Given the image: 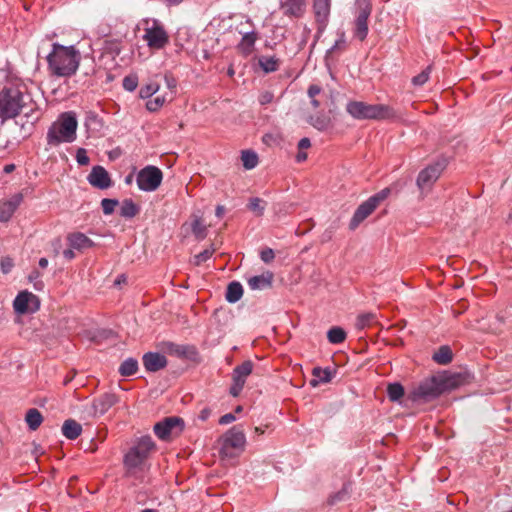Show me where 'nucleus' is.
I'll return each instance as SVG.
<instances>
[{"instance_id":"4c0bfd02","label":"nucleus","mask_w":512,"mask_h":512,"mask_svg":"<svg viewBox=\"0 0 512 512\" xmlns=\"http://www.w3.org/2000/svg\"><path fill=\"white\" fill-rule=\"evenodd\" d=\"M387 395L391 401H398L404 395V388L399 383H391L387 387Z\"/></svg>"},{"instance_id":"de8ad7c7","label":"nucleus","mask_w":512,"mask_h":512,"mask_svg":"<svg viewBox=\"0 0 512 512\" xmlns=\"http://www.w3.org/2000/svg\"><path fill=\"white\" fill-rule=\"evenodd\" d=\"M138 86V77L136 75H128L123 79V88L126 91L133 92Z\"/></svg>"},{"instance_id":"c756f323","label":"nucleus","mask_w":512,"mask_h":512,"mask_svg":"<svg viewBox=\"0 0 512 512\" xmlns=\"http://www.w3.org/2000/svg\"><path fill=\"white\" fill-rule=\"evenodd\" d=\"M25 421L30 430L35 431L43 421V417L38 409L31 408L27 411Z\"/></svg>"},{"instance_id":"2f4dec72","label":"nucleus","mask_w":512,"mask_h":512,"mask_svg":"<svg viewBox=\"0 0 512 512\" xmlns=\"http://www.w3.org/2000/svg\"><path fill=\"white\" fill-rule=\"evenodd\" d=\"M258 64L266 73L275 72L279 68V60L276 57L261 56Z\"/></svg>"},{"instance_id":"e433bc0d","label":"nucleus","mask_w":512,"mask_h":512,"mask_svg":"<svg viewBox=\"0 0 512 512\" xmlns=\"http://www.w3.org/2000/svg\"><path fill=\"white\" fill-rule=\"evenodd\" d=\"M346 37L345 33L343 31L338 33V38L335 40V43L333 46L327 50L326 57H329L330 55L334 53L342 52L346 49Z\"/></svg>"},{"instance_id":"338daca9","label":"nucleus","mask_w":512,"mask_h":512,"mask_svg":"<svg viewBox=\"0 0 512 512\" xmlns=\"http://www.w3.org/2000/svg\"><path fill=\"white\" fill-rule=\"evenodd\" d=\"M38 264L41 268L44 269L48 266V260L46 258H40Z\"/></svg>"},{"instance_id":"4d7b16f0","label":"nucleus","mask_w":512,"mask_h":512,"mask_svg":"<svg viewBox=\"0 0 512 512\" xmlns=\"http://www.w3.org/2000/svg\"><path fill=\"white\" fill-rule=\"evenodd\" d=\"M321 92V88L318 85H310L308 88V96L313 99Z\"/></svg>"},{"instance_id":"0e129e2a","label":"nucleus","mask_w":512,"mask_h":512,"mask_svg":"<svg viewBox=\"0 0 512 512\" xmlns=\"http://www.w3.org/2000/svg\"><path fill=\"white\" fill-rule=\"evenodd\" d=\"M224 212H225V208L223 206L218 205L216 207V216L217 217H219V218L222 217L224 215Z\"/></svg>"},{"instance_id":"a19ab883","label":"nucleus","mask_w":512,"mask_h":512,"mask_svg":"<svg viewBox=\"0 0 512 512\" xmlns=\"http://www.w3.org/2000/svg\"><path fill=\"white\" fill-rule=\"evenodd\" d=\"M160 86L156 82H150L144 86H142L139 90V96L142 99L150 98L152 95H154L158 90Z\"/></svg>"},{"instance_id":"a211bd4d","label":"nucleus","mask_w":512,"mask_h":512,"mask_svg":"<svg viewBox=\"0 0 512 512\" xmlns=\"http://www.w3.org/2000/svg\"><path fill=\"white\" fill-rule=\"evenodd\" d=\"M330 5L331 0H313V11L319 26V31H322L326 27L330 14Z\"/></svg>"},{"instance_id":"cd10ccee","label":"nucleus","mask_w":512,"mask_h":512,"mask_svg":"<svg viewBox=\"0 0 512 512\" xmlns=\"http://www.w3.org/2000/svg\"><path fill=\"white\" fill-rule=\"evenodd\" d=\"M242 295L243 287L239 282L233 281L228 284L225 298L229 303H236L241 299Z\"/></svg>"},{"instance_id":"79ce46f5","label":"nucleus","mask_w":512,"mask_h":512,"mask_svg":"<svg viewBox=\"0 0 512 512\" xmlns=\"http://www.w3.org/2000/svg\"><path fill=\"white\" fill-rule=\"evenodd\" d=\"M165 102L166 98L164 96H157L147 101L146 108L150 112H156L165 104Z\"/></svg>"},{"instance_id":"412c9836","label":"nucleus","mask_w":512,"mask_h":512,"mask_svg":"<svg viewBox=\"0 0 512 512\" xmlns=\"http://www.w3.org/2000/svg\"><path fill=\"white\" fill-rule=\"evenodd\" d=\"M437 377L443 393L457 388L464 382V377L459 373L441 374Z\"/></svg>"},{"instance_id":"3c124183","label":"nucleus","mask_w":512,"mask_h":512,"mask_svg":"<svg viewBox=\"0 0 512 512\" xmlns=\"http://www.w3.org/2000/svg\"><path fill=\"white\" fill-rule=\"evenodd\" d=\"M76 161L79 165L85 166L88 165L90 162V159L87 155V151L84 148H79L76 152Z\"/></svg>"},{"instance_id":"774afa93","label":"nucleus","mask_w":512,"mask_h":512,"mask_svg":"<svg viewBox=\"0 0 512 512\" xmlns=\"http://www.w3.org/2000/svg\"><path fill=\"white\" fill-rule=\"evenodd\" d=\"M254 433H255L256 435H262V434L264 433V429H263V428H261V427H255V428H254Z\"/></svg>"},{"instance_id":"bf43d9fd","label":"nucleus","mask_w":512,"mask_h":512,"mask_svg":"<svg viewBox=\"0 0 512 512\" xmlns=\"http://www.w3.org/2000/svg\"><path fill=\"white\" fill-rule=\"evenodd\" d=\"M170 347L171 351L175 352L177 355H183L185 353V349L183 346L170 344Z\"/></svg>"},{"instance_id":"f03ea898","label":"nucleus","mask_w":512,"mask_h":512,"mask_svg":"<svg viewBox=\"0 0 512 512\" xmlns=\"http://www.w3.org/2000/svg\"><path fill=\"white\" fill-rule=\"evenodd\" d=\"M34 109L32 98L19 81L8 82L0 91V118L4 121L23 113L26 116Z\"/></svg>"},{"instance_id":"393cba45","label":"nucleus","mask_w":512,"mask_h":512,"mask_svg":"<svg viewBox=\"0 0 512 512\" xmlns=\"http://www.w3.org/2000/svg\"><path fill=\"white\" fill-rule=\"evenodd\" d=\"M69 246L72 249L83 250L94 246V242L81 232L71 233L67 237Z\"/></svg>"},{"instance_id":"c85d7f7f","label":"nucleus","mask_w":512,"mask_h":512,"mask_svg":"<svg viewBox=\"0 0 512 512\" xmlns=\"http://www.w3.org/2000/svg\"><path fill=\"white\" fill-rule=\"evenodd\" d=\"M452 350L449 346H441L432 356V359L440 364L447 365L452 361Z\"/></svg>"},{"instance_id":"ea45409f","label":"nucleus","mask_w":512,"mask_h":512,"mask_svg":"<svg viewBox=\"0 0 512 512\" xmlns=\"http://www.w3.org/2000/svg\"><path fill=\"white\" fill-rule=\"evenodd\" d=\"M191 228L192 233L198 240H203L206 237V226L200 218L193 220Z\"/></svg>"},{"instance_id":"4be33fe9","label":"nucleus","mask_w":512,"mask_h":512,"mask_svg":"<svg viewBox=\"0 0 512 512\" xmlns=\"http://www.w3.org/2000/svg\"><path fill=\"white\" fill-rule=\"evenodd\" d=\"M37 300V297L28 291L20 292L13 301V308L18 314H25L30 311L29 303Z\"/></svg>"},{"instance_id":"13d9d810","label":"nucleus","mask_w":512,"mask_h":512,"mask_svg":"<svg viewBox=\"0 0 512 512\" xmlns=\"http://www.w3.org/2000/svg\"><path fill=\"white\" fill-rule=\"evenodd\" d=\"M311 146V142L309 138H302L298 143L299 150L308 149Z\"/></svg>"},{"instance_id":"052dcab7","label":"nucleus","mask_w":512,"mask_h":512,"mask_svg":"<svg viewBox=\"0 0 512 512\" xmlns=\"http://www.w3.org/2000/svg\"><path fill=\"white\" fill-rule=\"evenodd\" d=\"M63 256L67 260H71V259H73L75 257V253L73 252L72 248L71 249H66V250L63 251Z\"/></svg>"},{"instance_id":"c9c22d12","label":"nucleus","mask_w":512,"mask_h":512,"mask_svg":"<svg viewBox=\"0 0 512 512\" xmlns=\"http://www.w3.org/2000/svg\"><path fill=\"white\" fill-rule=\"evenodd\" d=\"M328 341L332 344H340L346 339V332L338 326L332 327L327 332Z\"/></svg>"},{"instance_id":"680f3d73","label":"nucleus","mask_w":512,"mask_h":512,"mask_svg":"<svg viewBox=\"0 0 512 512\" xmlns=\"http://www.w3.org/2000/svg\"><path fill=\"white\" fill-rule=\"evenodd\" d=\"M165 81L169 89H174L176 87V81L173 78L165 76Z\"/></svg>"},{"instance_id":"09e8293b","label":"nucleus","mask_w":512,"mask_h":512,"mask_svg":"<svg viewBox=\"0 0 512 512\" xmlns=\"http://www.w3.org/2000/svg\"><path fill=\"white\" fill-rule=\"evenodd\" d=\"M214 248H208L194 256V264L199 266L207 261L214 253Z\"/></svg>"},{"instance_id":"6ab92c4d","label":"nucleus","mask_w":512,"mask_h":512,"mask_svg":"<svg viewBox=\"0 0 512 512\" xmlns=\"http://www.w3.org/2000/svg\"><path fill=\"white\" fill-rule=\"evenodd\" d=\"M143 366L148 372H157L167 365L164 355L157 352H147L142 357Z\"/></svg>"},{"instance_id":"8fccbe9b","label":"nucleus","mask_w":512,"mask_h":512,"mask_svg":"<svg viewBox=\"0 0 512 512\" xmlns=\"http://www.w3.org/2000/svg\"><path fill=\"white\" fill-rule=\"evenodd\" d=\"M389 194H390V189L385 188V189L381 190L380 192L376 193L375 195L371 196L369 198V200L372 202L374 201V204L377 207L380 204V202H382L389 196Z\"/></svg>"},{"instance_id":"9b49d317","label":"nucleus","mask_w":512,"mask_h":512,"mask_svg":"<svg viewBox=\"0 0 512 512\" xmlns=\"http://www.w3.org/2000/svg\"><path fill=\"white\" fill-rule=\"evenodd\" d=\"M442 389L437 376H432L421 382L413 391L414 400L429 401L441 395Z\"/></svg>"},{"instance_id":"f3484780","label":"nucleus","mask_w":512,"mask_h":512,"mask_svg":"<svg viewBox=\"0 0 512 512\" xmlns=\"http://www.w3.org/2000/svg\"><path fill=\"white\" fill-rule=\"evenodd\" d=\"M377 207L374 204V201H370L367 199L363 202L354 212V215L349 223V228L351 230H355L369 215L373 213V211Z\"/></svg>"},{"instance_id":"5701e85b","label":"nucleus","mask_w":512,"mask_h":512,"mask_svg":"<svg viewBox=\"0 0 512 512\" xmlns=\"http://www.w3.org/2000/svg\"><path fill=\"white\" fill-rule=\"evenodd\" d=\"M273 281V273L267 271L261 275L252 276L247 280L251 290H263L271 287Z\"/></svg>"},{"instance_id":"7ed1b4c3","label":"nucleus","mask_w":512,"mask_h":512,"mask_svg":"<svg viewBox=\"0 0 512 512\" xmlns=\"http://www.w3.org/2000/svg\"><path fill=\"white\" fill-rule=\"evenodd\" d=\"M46 60L48 70L52 76L69 78L75 75L79 68L81 53L73 45L64 46L53 43Z\"/></svg>"},{"instance_id":"4468645a","label":"nucleus","mask_w":512,"mask_h":512,"mask_svg":"<svg viewBox=\"0 0 512 512\" xmlns=\"http://www.w3.org/2000/svg\"><path fill=\"white\" fill-rule=\"evenodd\" d=\"M307 10L306 0H280V11L290 19L302 18Z\"/></svg>"},{"instance_id":"473e14b6","label":"nucleus","mask_w":512,"mask_h":512,"mask_svg":"<svg viewBox=\"0 0 512 512\" xmlns=\"http://www.w3.org/2000/svg\"><path fill=\"white\" fill-rule=\"evenodd\" d=\"M241 161L246 170H251L258 164V155L252 150H244L241 153Z\"/></svg>"},{"instance_id":"69168bd1","label":"nucleus","mask_w":512,"mask_h":512,"mask_svg":"<svg viewBox=\"0 0 512 512\" xmlns=\"http://www.w3.org/2000/svg\"><path fill=\"white\" fill-rule=\"evenodd\" d=\"M209 414H210V412L208 410L204 409V410L201 411L199 417H200L201 420L204 421V420H206L209 417Z\"/></svg>"},{"instance_id":"0eeeda50","label":"nucleus","mask_w":512,"mask_h":512,"mask_svg":"<svg viewBox=\"0 0 512 512\" xmlns=\"http://www.w3.org/2000/svg\"><path fill=\"white\" fill-rule=\"evenodd\" d=\"M371 11V5L367 0L357 1L353 35L359 41H364L368 35V19Z\"/></svg>"},{"instance_id":"dca6fc26","label":"nucleus","mask_w":512,"mask_h":512,"mask_svg":"<svg viewBox=\"0 0 512 512\" xmlns=\"http://www.w3.org/2000/svg\"><path fill=\"white\" fill-rule=\"evenodd\" d=\"M117 402L118 397L114 393H104L93 400V414L103 415Z\"/></svg>"},{"instance_id":"37998d69","label":"nucleus","mask_w":512,"mask_h":512,"mask_svg":"<svg viewBox=\"0 0 512 512\" xmlns=\"http://www.w3.org/2000/svg\"><path fill=\"white\" fill-rule=\"evenodd\" d=\"M28 280L30 283L33 284V287L37 290V291H41L43 290L44 288V283L43 281L41 280V273L38 271V270H33L29 276H28Z\"/></svg>"},{"instance_id":"b1692460","label":"nucleus","mask_w":512,"mask_h":512,"mask_svg":"<svg viewBox=\"0 0 512 512\" xmlns=\"http://www.w3.org/2000/svg\"><path fill=\"white\" fill-rule=\"evenodd\" d=\"M335 374V370H331L330 368H321L315 367L312 370V379L310 380V385L312 387H317L320 384L329 383Z\"/></svg>"},{"instance_id":"a18cd8bd","label":"nucleus","mask_w":512,"mask_h":512,"mask_svg":"<svg viewBox=\"0 0 512 512\" xmlns=\"http://www.w3.org/2000/svg\"><path fill=\"white\" fill-rule=\"evenodd\" d=\"M119 204L116 199L104 198L101 201V207L105 215H110L114 212L115 207Z\"/></svg>"},{"instance_id":"864d4df0","label":"nucleus","mask_w":512,"mask_h":512,"mask_svg":"<svg viewBox=\"0 0 512 512\" xmlns=\"http://www.w3.org/2000/svg\"><path fill=\"white\" fill-rule=\"evenodd\" d=\"M0 265H1V270L4 274H8L11 269L13 268V260L9 257H5V258H2L1 259V262H0Z\"/></svg>"},{"instance_id":"5fc2aeb1","label":"nucleus","mask_w":512,"mask_h":512,"mask_svg":"<svg viewBox=\"0 0 512 512\" xmlns=\"http://www.w3.org/2000/svg\"><path fill=\"white\" fill-rule=\"evenodd\" d=\"M273 97H274V96H273V94H272L271 92L266 91V92L262 93V94L259 96V103H260L261 105L269 104V103H271V102H272Z\"/></svg>"},{"instance_id":"bb28decb","label":"nucleus","mask_w":512,"mask_h":512,"mask_svg":"<svg viewBox=\"0 0 512 512\" xmlns=\"http://www.w3.org/2000/svg\"><path fill=\"white\" fill-rule=\"evenodd\" d=\"M82 426L74 419H67L62 425V434L69 440H74L81 435Z\"/></svg>"},{"instance_id":"58836bf2","label":"nucleus","mask_w":512,"mask_h":512,"mask_svg":"<svg viewBox=\"0 0 512 512\" xmlns=\"http://www.w3.org/2000/svg\"><path fill=\"white\" fill-rule=\"evenodd\" d=\"M248 208L256 215L262 216L266 208V202L258 197L251 198Z\"/></svg>"},{"instance_id":"ddd939ff","label":"nucleus","mask_w":512,"mask_h":512,"mask_svg":"<svg viewBox=\"0 0 512 512\" xmlns=\"http://www.w3.org/2000/svg\"><path fill=\"white\" fill-rule=\"evenodd\" d=\"M183 420L179 417H167L154 425L155 435L165 440L172 434H179L183 430Z\"/></svg>"},{"instance_id":"e2e57ef3","label":"nucleus","mask_w":512,"mask_h":512,"mask_svg":"<svg viewBox=\"0 0 512 512\" xmlns=\"http://www.w3.org/2000/svg\"><path fill=\"white\" fill-rule=\"evenodd\" d=\"M307 159V154L305 152H302L301 150L298 152L296 156V160L298 162H303Z\"/></svg>"},{"instance_id":"9d476101","label":"nucleus","mask_w":512,"mask_h":512,"mask_svg":"<svg viewBox=\"0 0 512 512\" xmlns=\"http://www.w3.org/2000/svg\"><path fill=\"white\" fill-rule=\"evenodd\" d=\"M246 446V436L241 426H233L223 437V445L221 452L226 456L232 455L230 449H236L240 452L244 451Z\"/></svg>"},{"instance_id":"72a5a7b5","label":"nucleus","mask_w":512,"mask_h":512,"mask_svg":"<svg viewBox=\"0 0 512 512\" xmlns=\"http://www.w3.org/2000/svg\"><path fill=\"white\" fill-rule=\"evenodd\" d=\"M139 212V208L131 199H125L120 207V215L124 218H133Z\"/></svg>"},{"instance_id":"20e7f679","label":"nucleus","mask_w":512,"mask_h":512,"mask_svg":"<svg viewBox=\"0 0 512 512\" xmlns=\"http://www.w3.org/2000/svg\"><path fill=\"white\" fill-rule=\"evenodd\" d=\"M78 121L75 112L61 113L49 126L46 141L49 147H57L63 143H72L77 138Z\"/></svg>"},{"instance_id":"603ef678","label":"nucleus","mask_w":512,"mask_h":512,"mask_svg":"<svg viewBox=\"0 0 512 512\" xmlns=\"http://www.w3.org/2000/svg\"><path fill=\"white\" fill-rule=\"evenodd\" d=\"M260 258L264 263H270L275 258V253L271 248H265L260 253Z\"/></svg>"},{"instance_id":"49530a36","label":"nucleus","mask_w":512,"mask_h":512,"mask_svg":"<svg viewBox=\"0 0 512 512\" xmlns=\"http://www.w3.org/2000/svg\"><path fill=\"white\" fill-rule=\"evenodd\" d=\"M431 66H428L425 70H423L418 75L412 78V83L416 86H422L425 84L430 76Z\"/></svg>"},{"instance_id":"a878e982","label":"nucleus","mask_w":512,"mask_h":512,"mask_svg":"<svg viewBox=\"0 0 512 512\" xmlns=\"http://www.w3.org/2000/svg\"><path fill=\"white\" fill-rule=\"evenodd\" d=\"M256 40H257V35L254 31L246 32L243 34L242 39L237 46V49L244 56H248L253 52Z\"/></svg>"},{"instance_id":"6e6d98bb","label":"nucleus","mask_w":512,"mask_h":512,"mask_svg":"<svg viewBox=\"0 0 512 512\" xmlns=\"http://www.w3.org/2000/svg\"><path fill=\"white\" fill-rule=\"evenodd\" d=\"M235 420H236V417H235L234 414L227 413V414H225V415L220 417L219 424L227 425V424H230V423L234 422Z\"/></svg>"},{"instance_id":"aec40b11","label":"nucleus","mask_w":512,"mask_h":512,"mask_svg":"<svg viewBox=\"0 0 512 512\" xmlns=\"http://www.w3.org/2000/svg\"><path fill=\"white\" fill-rule=\"evenodd\" d=\"M22 201V196L17 194L11 199L0 203V221H8Z\"/></svg>"},{"instance_id":"f257e3e1","label":"nucleus","mask_w":512,"mask_h":512,"mask_svg":"<svg viewBox=\"0 0 512 512\" xmlns=\"http://www.w3.org/2000/svg\"><path fill=\"white\" fill-rule=\"evenodd\" d=\"M155 447L150 436H142L125 453L123 457L124 477L131 480L133 485L148 481L151 466L149 457Z\"/></svg>"},{"instance_id":"f8f14e48","label":"nucleus","mask_w":512,"mask_h":512,"mask_svg":"<svg viewBox=\"0 0 512 512\" xmlns=\"http://www.w3.org/2000/svg\"><path fill=\"white\" fill-rule=\"evenodd\" d=\"M253 366L254 365H253L252 361L246 360L242 364L236 366L233 369V372H232L233 383L230 387V394L233 397H237L241 393V391L246 383L247 377L253 371Z\"/></svg>"},{"instance_id":"7c9ffc66","label":"nucleus","mask_w":512,"mask_h":512,"mask_svg":"<svg viewBox=\"0 0 512 512\" xmlns=\"http://www.w3.org/2000/svg\"><path fill=\"white\" fill-rule=\"evenodd\" d=\"M137 370L138 361L134 358H127L121 363L119 367V373L125 377L134 375L137 372Z\"/></svg>"},{"instance_id":"423d86ee","label":"nucleus","mask_w":512,"mask_h":512,"mask_svg":"<svg viewBox=\"0 0 512 512\" xmlns=\"http://www.w3.org/2000/svg\"><path fill=\"white\" fill-rule=\"evenodd\" d=\"M143 40L151 50H161L169 43V35L162 23L157 19H144L142 21Z\"/></svg>"},{"instance_id":"1a4fd4ad","label":"nucleus","mask_w":512,"mask_h":512,"mask_svg":"<svg viewBox=\"0 0 512 512\" xmlns=\"http://www.w3.org/2000/svg\"><path fill=\"white\" fill-rule=\"evenodd\" d=\"M445 165L441 162H436L421 170L418 174L416 184L424 197L432 188L434 183L440 177Z\"/></svg>"},{"instance_id":"c03bdc74","label":"nucleus","mask_w":512,"mask_h":512,"mask_svg":"<svg viewBox=\"0 0 512 512\" xmlns=\"http://www.w3.org/2000/svg\"><path fill=\"white\" fill-rule=\"evenodd\" d=\"M311 125L319 131H324L329 126V119L324 116L311 117Z\"/></svg>"},{"instance_id":"2eb2a0df","label":"nucleus","mask_w":512,"mask_h":512,"mask_svg":"<svg viewBox=\"0 0 512 512\" xmlns=\"http://www.w3.org/2000/svg\"><path fill=\"white\" fill-rule=\"evenodd\" d=\"M88 182L98 189L104 190L112 186V180L107 170L102 166H94L89 173Z\"/></svg>"},{"instance_id":"39448f33","label":"nucleus","mask_w":512,"mask_h":512,"mask_svg":"<svg viewBox=\"0 0 512 512\" xmlns=\"http://www.w3.org/2000/svg\"><path fill=\"white\" fill-rule=\"evenodd\" d=\"M347 113L356 120H393L397 117L396 111L385 104H368L363 101H349L346 105Z\"/></svg>"},{"instance_id":"f704fd0d","label":"nucleus","mask_w":512,"mask_h":512,"mask_svg":"<svg viewBox=\"0 0 512 512\" xmlns=\"http://www.w3.org/2000/svg\"><path fill=\"white\" fill-rule=\"evenodd\" d=\"M377 322V316L374 313H364L357 317L356 327L364 330Z\"/></svg>"},{"instance_id":"6e6552de","label":"nucleus","mask_w":512,"mask_h":512,"mask_svg":"<svg viewBox=\"0 0 512 512\" xmlns=\"http://www.w3.org/2000/svg\"><path fill=\"white\" fill-rule=\"evenodd\" d=\"M162 179V171L156 166L149 165L138 172L136 182L140 190L152 192L161 185Z\"/></svg>"}]
</instances>
